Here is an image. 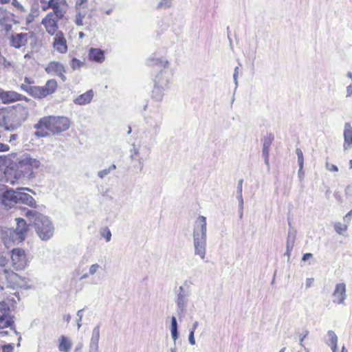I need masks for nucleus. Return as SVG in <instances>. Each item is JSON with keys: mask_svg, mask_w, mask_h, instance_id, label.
Instances as JSON below:
<instances>
[{"mask_svg": "<svg viewBox=\"0 0 352 352\" xmlns=\"http://www.w3.org/2000/svg\"><path fill=\"white\" fill-rule=\"evenodd\" d=\"M28 38V33L12 34L10 38V45L16 49H19L27 44Z\"/></svg>", "mask_w": 352, "mask_h": 352, "instance_id": "obj_16", "label": "nucleus"}, {"mask_svg": "<svg viewBox=\"0 0 352 352\" xmlns=\"http://www.w3.org/2000/svg\"><path fill=\"white\" fill-rule=\"evenodd\" d=\"M41 166L38 160L33 158L29 154H24L15 162H10L4 170L7 182L11 184L24 183L35 177L34 170Z\"/></svg>", "mask_w": 352, "mask_h": 352, "instance_id": "obj_2", "label": "nucleus"}, {"mask_svg": "<svg viewBox=\"0 0 352 352\" xmlns=\"http://www.w3.org/2000/svg\"><path fill=\"white\" fill-rule=\"evenodd\" d=\"M25 216L32 223L35 230L43 241L49 240L54 234V226L47 216L39 213L36 210L23 208Z\"/></svg>", "mask_w": 352, "mask_h": 352, "instance_id": "obj_4", "label": "nucleus"}, {"mask_svg": "<svg viewBox=\"0 0 352 352\" xmlns=\"http://www.w3.org/2000/svg\"><path fill=\"white\" fill-rule=\"evenodd\" d=\"M70 123L67 117L49 116L40 118L34 127L36 129H45L53 134H56L69 129Z\"/></svg>", "mask_w": 352, "mask_h": 352, "instance_id": "obj_6", "label": "nucleus"}, {"mask_svg": "<svg viewBox=\"0 0 352 352\" xmlns=\"http://www.w3.org/2000/svg\"><path fill=\"white\" fill-rule=\"evenodd\" d=\"M352 217V210H350L344 217V221H346L350 219V217Z\"/></svg>", "mask_w": 352, "mask_h": 352, "instance_id": "obj_57", "label": "nucleus"}, {"mask_svg": "<svg viewBox=\"0 0 352 352\" xmlns=\"http://www.w3.org/2000/svg\"><path fill=\"white\" fill-rule=\"evenodd\" d=\"M63 16H56L53 14L47 13V15L42 19L41 24L45 27L46 32L50 34L54 35L58 32V22L59 20L63 19Z\"/></svg>", "mask_w": 352, "mask_h": 352, "instance_id": "obj_11", "label": "nucleus"}, {"mask_svg": "<svg viewBox=\"0 0 352 352\" xmlns=\"http://www.w3.org/2000/svg\"><path fill=\"white\" fill-rule=\"evenodd\" d=\"M274 136L273 134L270 133L269 135L266 136L263 139V148H262V155L264 158V162L267 168H270V162H269V156H270V148L274 141Z\"/></svg>", "mask_w": 352, "mask_h": 352, "instance_id": "obj_20", "label": "nucleus"}, {"mask_svg": "<svg viewBox=\"0 0 352 352\" xmlns=\"http://www.w3.org/2000/svg\"><path fill=\"white\" fill-rule=\"evenodd\" d=\"M170 333L172 339L174 341V346L171 347L170 349V352H177V347L175 345L176 340L179 338V332H178V325L177 319L175 316H172L170 321Z\"/></svg>", "mask_w": 352, "mask_h": 352, "instance_id": "obj_24", "label": "nucleus"}, {"mask_svg": "<svg viewBox=\"0 0 352 352\" xmlns=\"http://www.w3.org/2000/svg\"><path fill=\"white\" fill-rule=\"evenodd\" d=\"M25 191L33 192L29 188H17L14 190L0 183V206L10 209L17 204H23L36 208L35 199Z\"/></svg>", "mask_w": 352, "mask_h": 352, "instance_id": "obj_3", "label": "nucleus"}, {"mask_svg": "<svg viewBox=\"0 0 352 352\" xmlns=\"http://www.w3.org/2000/svg\"><path fill=\"white\" fill-rule=\"evenodd\" d=\"M296 153L298 157V164L299 166H303L304 164V158H303V153L300 148H297L296 149Z\"/></svg>", "mask_w": 352, "mask_h": 352, "instance_id": "obj_36", "label": "nucleus"}, {"mask_svg": "<svg viewBox=\"0 0 352 352\" xmlns=\"http://www.w3.org/2000/svg\"><path fill=\"white\" fill-rule=\"evenodd\" d=\"M116 168V165L111 164L108 168H105V169L98 171V176L100 178L103 179L105 176L109 175L112 170H114Z\"/></svg>", "mask_w": 352, "mask_h": 352, "instance_id": "obj_33", "label": "nucleus"}, {"mask_svg": "<svg viewBox=\"0 0 352 352\" xmlns=\"http://www.w3.org/2000/svg\"><path fill=\"white\" fill-rule=\"evenodd\" d=\"M20 98L19 97V101L20 100H25L26 102H29V101H31V100L28 98H27L26 96H23V95H21L20 94Z\"/></svg>", "mask_w": 352, "mask_h": 352, "instance_id": "obj_59", "label": "nucleus"}, {"mask_svg": "<svg viewBox=\"0 0 352 352\" xmlns=\"http://www.w3.org/2000/svg\"><path fill=\"white\" fill-rule=\"evenodd\" d=\"M171 1L172 0H162L157 5V8H169L171 6Z\"/></svg>", "mask_w": 352, "mask_h": 352, "instance_id": "obj_43", "label": "nucleus"}, {"mask_svg": "<svg viewBox=\"0 0 352 352\" xmlns=\"http://www.w3.org/2000/svg\"><path fill=\"white\" fill-rule=\"evenodd\" d=\"M11 260L15 270L23 269L27 265V258L25 251L21 248L12 250Z\"/></svg>", "mask_w": 352, "mask_h": 352, "instance_id": "obj_12", "label": "nucleus"}, {"mask_svg": "<svg viewBox=\"0 0 352 352\" xmlns=\"http://www.w3.org/2000/svg\"><path fill=\"white\" fill-rule=\"evenodd\" d=\"M10 147L8 144L0 143V152H4L9 151Z\"/></svg>", "mask_w": 352, "mask_h": 352, "instance_id": "obj_50", "label": "nucleus"}, {"mask_svg": "<svg viewBox=\"0 0 352 352\" xmlns=\"http://www.w3.org/2000/svg\"><path fill=\"white\" fill-rule=\"evenodd\" d=\"M93 98L94 91L92 89H90L74 99L73 102L76 104L85 105L90 103Z\"/></svg>", "mask_w": 352, "mask_h": 352, "instance_id": "obj_23", "label": "nucleus"}, {"mask_svg": "<svg viewBox=\"0 0 352 352\" xmlns=\"http://www.w3.org/2000/svg\"><path fill=\"white\" fill-rule=\"evenodd\" d=\"M188 341L191 345L195 344V333H193L192 331H190L189 332Z\"/></svg>", "mask_w": 352, "mask_h": 352, "instance_id": "obj_49", "label": "nucleus"}, {"mask_svg": "<svg viewBox=\"0 0 352 352\" xmlns=\"http://www.w3.org/2000/svg\"><path fill=\"white\" fill-rule=\"evenodd\" d=\"M14 346L12 344H8L2 347V352H12Z\"/></svg>", "mask_w": 352, "mask_h": 352, "instance_id": "obj_48", "label": "nucleus"}, {"mask_svg": "<svg viewBox=\"0 0 352 352\" xmlns=\"http://www.w3.org/2000/svg\"><path fill=\"white\" fill-rule=\"evenodd\" d=\"M100 339V324L96 325L92 331L89 342V352H98V342Z\"/></svg>", "mask_w": 352, "mask_h": 352, "instance_id": "obj_21", "label": "nucleus"}, {"mask_svg": "<svg viewBox=\"0 0 352 352\" xmlns=\"http://www.w3.org/2000/svg\"><path fill=\"white\" fill-rule=\"evenodd\" d=\"M344 151L352 148V126L350 123L346 122L344 124Z\"/></svg>", "mask_w": 352, "mask_h": 352, "instance_id": "obj_22", "label": "nucleus"}, {"mask_svg": "<svg viewBox=\"0 0 352 352\" xmlns=\"http://www.w3.org/2000/svg\"><path fill=\"white\" fill-rule=\"evenodd\" d=\"M16 117L13 113H7L3 116L2 125L6 131H14L21 126V123L14 121Z\"/></svg>", "mask_w": 352, "mask_h": 352, "instance_id": "obj_18", "label": "nucleus"}, {"mask_svg": "<svg viewBox=\"0 0 352 352\" xmlns=\"http://www.w3.org/2000/svg\"><path fill=\"white\" fill-rule=\"evenodd\" d=\"M19 97L20 98V94H18L14 91H2L0 93V98L3 103H10L15 101H19Z\"/></svg>", "mask_w": 352, "mask_h": 352, "instance_id": "obj_25", "label": "nucleus"}, {"mask_svg": "<svg viewBox=\"0 0 352 352\" xmlns=\"http://www.w3.org/2000/svg\"><path fill=\"white\" fill-rule=\"evenodd\" d=\"M85 2H87V0H80V1H78L76 2L77 10L79 9L78 7H80L81 6H82Z\"/></svg>", "mask_w": 352, "mask_h": 352, "instance_id": "obj_58", "label": "nucleus"}, {"mask_svg": "<svg viewBox=\"0 0 352 352\" xmlns=\"http://www.w3.org/2000/svg\"><path fill=\"white\" fill-rule=\"evenodd\" d=\"M289 229L287 234V241H286V251L284 254L285 256H287V261H289L291 256L292 250L294 246L296 230L292 228L291 223L288 222Z\"/></svg>", "mask_w": 352, "mask_h": 352, "instance_id": "obj_19", "label": "nucleus"}, {"mask_svg": "<svg viewBox=\"0 0 352 352\" xmlns=\"http://www.w3.org/2000/svg\"><path fill=\"white\" fill-rule=\"evenodd\" d=\"M24 85H32L34 84V80H31L28 77H25L24 78Z\"/></svg>", "mask_w": 352, "mask_h": 352, "instance_id": "obj_54", "label": "nucleus"}, {"mask_svg": "<svg viewBox=\"0 0 352 352\" xmlns=\"http://www.w3.org/2000/svg\"><path fill=\"white\" fill-rule=\"evenodd\" d=\"M64 320L67 322H69L70 320H71V316L69 314H67L66 316H64Z\"/></svg>", "mask_w": 352, "mask_h": 352, "instance_id": "obj_63", "label": "nucleus"}, {"mask_svg": "<svg viewBox=\"0 0 352 352\" xmlns=\"http://www.w3.org/2000/svg\"><path fill=\"white\" fill-rule=\"evenodd\" d=\"M198 326H199V322L197 321L194 322L190 331H192V332L195 333V331Z\"/></svg>", "mask_w": 352, "mask_h": 352, "instance_id": "obj_56", "label": "nucleus"}, {"mask_svg": "<svg viewBox=\"0 0 352 352\" xmlns=\"http://www.w3.org/2000/svg\"><path fill=\"white\" fill-rule=\"evenodd\" d=\"M45 71L48 74H54L59 76L63 82L67 80L66 76L64 75V73L65 72V67L58 62L53 61L50 63L45 68Z\"/></svg>", "mask_w": 352, "mask_h": 352, "instance_id": "obj_15", "label": "nucleus"}, {"mask_svg": "<svg viewBox=\"0 0 352 352\" xmlns=\"http://www.w3.org/2000/svg\"><path fill=\"white\" fill-rule=\"evenodd\" d=\"M58 350L60 352H69L72 347V342L65 336H61L58 338Z\"/></svg>", "mask_w": 352, "mask_h": 352, "instance_id": "obj_26", "label": "nucleus"}, {"mask_svg": "<svg viewBox=\"0 0 352 352\" xmlns=\"http://www.w3.org/2000/svg\"><path fill=\"white\" fill-rule=\"evenodd\" d=\"M41 4V9L43 11H47L51 9L50 0H39Z\"/></svg>", "mask_w": 352, "mask_h": 352, "instance_id": "obj_40", "label": "nucleus"}, {"mask_svg": "<svg viewBox=\"0 0 352 352\" xmlns=\"http://www.w3.org/2000/svg\"><path fill=\"white\" fill-rule=\"evenodd\" d=\"M346 285L344 283H338L336 285L335 289L332 294L333 302L338 305H344V301L346 298Z\"/></svg>", "mask_w": 352, "mask_h": 352, "instance_id": "obj_14", "label": "nucleus"}, {"mask_svg": "<svg viewBox=\"0 0 352 352\" xmlns=\"http://www.w3.org/2000/svg\"><path fill=\"white\" fill-rule=\"evenodd\" d=\"M47 131L48 130L45 129H37V131L34 133V135L38 138L47 137L49 135Z\"/></svg>", "mask_w": 352, "mask_h": 352, "instance_id": "obj_35", "label": "nucleus"}, {"mask_svg": "<svg viewBox=\"0 0 352 352\" xmlns=\"http://www.w3.org/2000/svg\"><path fill=\"white\" fill-rule=\"evenodd\" d=\"M7 258L0 255V296L6 299L0 302V339L6 336L9 331L18 335L12 314L17 301L20 300L18 292H14L20 285L21 277L15 272L6 268Z\"/></svg>", "mask_w": 352, "mask_h": 352, "instance_id": "obj_1", "label": "nucleus"}, {"mask_svg": "<svg viewBox=\"0 0 352 352\" xmlns=\"http://www.w3.org/2000/svg\"><path fill=\"white\" fill-rule=\"evenodd\" d=\"M100 268V265H98V263L91 265L89 269V274H90L91 276L94 275Z\"/></svg>", "mask_w": 352, "mask_h": 352, "instance_id": "obj_41", "label": "nucleus"}, {"mask_svg": "<svg viewBox=\"0 0 352 352\" xmlns=\"http://www.w3.org/2000/svg\"><path fill=\"white\" fill-rule=\"evenodd\" d=\"M312 257H313V254L311 253H306V254H303L302 260L305 261Z\"/></svg>", "mask_w": 352, "mask_h": 352, "instance_id": "obj_55", "label": "nucleus"}, {"mask_svg": "<svg viewBox=\"0 0 352 352\" xmlns=\"http://www.w3.org/2000/svg\"><path fill=\"white\" fill-rule=\"evenodd\" d=\"M334 227L336 232L339 234H342L347 230V226L340 222L336 223Z\"/></svg>", "mask_w": 352, "mask_h": 352, "instance_id": "obj_34", "label": "nucleus"}, {"mask_svg": "<svg viewBox=\"0 0 352 352\" xmlns=\"http://www.w3.org/2000/svg\"><path fill=\"white\" fill-rule=\"evenodd\" d=\"M168 89V87H163L154 84V87L152 91V98L157 101H161L163 98L164 91Z\"/></svg>", "mask_w": 352, "mask_h": 352, "instance_id": "obj_28", "label": "nucleus"}, {"mask_svg": "<svg viewBox=\"0 0 352 352\" xmlns=\"http://www.w3.org/2000/svg\"><path fill=\"white\" fill-rule=\"evenodd\" d=\"M327 335H328L329 338H328V340L327 341V344L330 346L337 344L338 336H336L335 332L330 330L328 331Z\"/></svg>", "mask_w": 352, "mask_h": 352, "instance_id": "obj_32", "label": "nucleus"}, {"mask_svg": "<svg viewBox=\"0 0 352 352\" xmlns=\"http://www.w3.org/2000/svg\"><path fill=\"white\" fill-rule=\"evenodd\" d=\"M352 96V84L348 85L346 87V98H349Z\"/></svg>", "mask_w": 352, "mask_h": 352, "instance_id": "obj_52", "label": "nucleus"}, {"mask_svg": "<svg viewBox=\"0 0 352 352\" xmlns=\"http://www.w3.org/2000/svg\"><path fill=\"white\" fill-rule=\"evenodd\" d=\"M19 136L17 134H12L9 138V142L14 144V142L18 139Z\"/></svg>", "mask_w": 352, "mask_h": 352, "instance_id": "obj_53", "label": "nucleus"}, {"mask_svg": "<svg viewBox=\"0 0 352 352\" xmlns=\"http://www.w3.org/2000/svg\"><path fill=\"white\" fill-rule=\"evenodd\" d=\"M313 279L307 278L306 282V287H309L311 285Z\"/></svg>", "mask_w": 352, "mask_h": 352, "instance_id": "obj_62", "label": "nucleus"}, {"mask_svg": "<svg viewBox=\"0 0 352 352\" xmlns=\"http://www.w3.org/2000/svg\"><path fill=\"white\" fill-rule=\"evenodd\" d=\"M20 88L32 97L41 99L56 91L57 89V82L54 79H51L47 80L45 85L42 87L21 84Z\"/></svg>", "mask_w": 352, "mask_h": 352, "instance_id": "obj_8", "label": "nucleus"}, {"mask_svg": "<svg viewBox=\"0 0 352 352\" xmlns=\"http://www.w3.org/2000/svg\"><path fill=\"white\" fill-rule=\"evenodd\" d=\"M53 46L60 53L64 54L67 51L66 39L61 31H58L54 38Z\"/></svg>", "mask_w": 352, "mask_h": 352, "instance_id": "obj_17", "label": "nucleus"}, {"mask_svg": "<svg viewBox=\"0 0 352 352\" xmlns=\"http://www.w3.org/2000/svg\"><path fill=\"white\" fill-rule=\"evenodd\" d=\"M130 157L132 160H138L140 166V170L143 168L144 164H143V160L142 157H138V155H139V149L135 147V144H132V148L130 150Z\"/></svg>", "mask_w": 352, "mask_h": 352, "instance_id": "obj_29", "label": "nucleus"}, {"mask_svg": "<svg viewBox=\"0 0 352 352\" xmlns=\"http://www.w3.org/2000/svg\"><path fill=\"white\" fill-rule=\"evenodd\" d=\"M16 228H10L6 232L7 236L14 243H19L25 240L28 232V227L26 221L22 218H16Z\"/></svg>", "mask_w": 352, "mask_h": 352, "instance_id": "obj_10", "label": "nucleus"}, {"mask_svg": "<svg viewBox=\"0 0 352 352\" xmlns=\"http://www.w3.org/2000/svg\"><path fill=\"white\" fill-rule=\"evenodd\" d=\"M308 334H309V331L305 330L302 333L300 334V336H299V344L302 347H305L303 341H304L305 338L307 336Z\"/></svg>", "mask_w": 352, "mask_h": 352, "instance_id": "obj_44", "label": "nucleus"}, {"mask_svg": "<svg viewBox=\"0 0 352 352\" xmlns=\"http://www.w3.org/2000/svg\"><path fill=\"white\" fill-rule=\"evenodd\" d=\"M12 25L11 24H6L4 29L6 32H9L12 30Z\"/></svg>", "mask_w": 352, "mask_h": 352, "instance_id": "obj_61", "label": "nucleus"}, {"mask_svg": "<svg viewBox=\"0 0 352 352\" xmlns=\"http://www.w3.org/2000/svg\"><path fill=\"white\" fill-rule=\"evenodd\" d=\"M12 5L20 11H25L23 6L17 0H12Z\"/></svg>", "mask_w": 352, "mask_h": 352, "instance_id": "obj_47", "label": "nucleus"}, {"mask_svg": "<svg viewBox=\"0 0 352 352\" xmlns=\"http://www.w3.org/2000/svg\"><path fill=\"white\" fill-rule=\"evenodd\" d=\"M325 167L328 170L331 171V172H338V168L337 166H336L334 164H331L329 163L328 162H327L325 163Z\"/></svg>", "mask_w": 352, "mask_h": 352, "instance_id": "obj_45", "label": "nucleus"}, {"mask_svg": "<svg viewBox=\"0 0 352 352\" xmlns=\"http://www.w3.org/2000/svg\"><path fill=\"white\" fill-rule=\"evenodd\" d=\"M146 122L151 125V126L153 127L154 136H156L160 131V127L161 125V117L160 116L158 120L154 122L153 123L151 118H147Z\"/></svg>", "mask_w": 352, "mask_h": 352, "instance_id": "obj_31", "label": "nucleus"}, {"mask_svg": "<svg viewBox=\"0 0 352 352\" xmlns=\"http://www.w3.org/2000/svg\"><path fill=\"white\" fill-rule=\"evenodd\" d=\"M82 65V63L76 58H73L71 60V67L74 70L79 69Z\"/></svg>", "mask_w": 352, "mask_h": 352, "instance_id": "obj_38", "label": "nucleus"}, {"mask_svg": "<svg viewBox=\"0 0 352 352\" xmlns=\"http://www.w3.org/2000/svg\"><path fill=\"white\" fill-rule=\"evenodd\" d=\"M148 65L164 68L155 76L154 84L163 87L169 88L172 73L167 67L168 65V60L163 58L151 57L148 59Z\"/></svg>", "mask_w": 352, "mask_h": 352, "instance_id": "obj_7", "label": "nucleus"}, {"mask_svg": "<svg viewBox=\"0 0 352 352\" xmlns=\"http://www.w3.org/2000/svg\"><path fill=\"white\" fill-rule=\"evenodd\" d=\"M89 56L91 60L98 63H102L104 60V51L98 48H91Z\"/></svg>", "mask_w": 352, "mask_h": 352, "instance_id": "obj_27", "label": "nucleus"}, {"mask_svg": "<svg viewBox=\"0 0 352 352\" xmlns=\"http://www.w3.org/2000/svg\"><path fill=\"white\" fill-rule=\"evenodd\" d=\"M207 223L206 218L199 215L194 225L192 237L195 255L204 259L206 254L207 239Z\"/></svg>", "mask_w": 352, "mask_h": 352, "instance_id": "obj_5", "label": "nucleus"}, {"mask_svg": "<svg viewBox=\"0 0 352 352\" xmlns=\"http://www.w3.org/2000/svg\"><path fill=\"white\" fill-rule=\"evenodd\" d=\"M333 352H337V344L331 346Z\"/></svg>", "mask_w": 352, "mask_h": 352, "instance_id": "obj_64", "label": "nucleus"}, {"mask_svg": "<svg viewBox=\"0 0 352 352\" xmlns=\"http://www.w3.org/2000/svg\"><path fill=\"white\" fill-rule=\"evenodd\" d=\"M85 14H82L81 12H77L76 14V20L75 23L77 25L80 26L83 25L82 19L85 17Z\"/></svg>", "mask_w": 352, "mask_h": 352, "instance_id": "obj_37", "label": "nucleus"}, {"mask_svg": "<svg viewBox=\"0 0 352 352\" xmlns=\"http://www.w3.org/2000/svg\"><path fill=\"white\" fill-rule=\"evenodd\" d=\"M243 180L241 179L238 182L237 186V199L239 201V209H243V199L242 196V186Z\"/></svg>", "mask_w": 352, "mask_h": 352, "instance_id": "obj_30", "label": "nucleus"}, {"mask_svg": "<svg viewBox=\"0 0 352 352\" xmlns=\"http://www.w3.org/2000/svg\"><path fill=\"white\" fill-rule=\"evenodd\" d=\"M298 177L300 180L303 179L304 178V175H305V172L303 170V166H299V170H298Z\"/></svg>", "mask_w": 352, "mask_h": 352, "instance_id": "obj_51", "label": "nucleus"}, {"mask_svg": "<svg viewBox=\"0 0 352 352\" xmlns=\"http://www.w3.org/2000/svg\"><path fill=\"white\" fill-rule=\"evenodd\" d=\"M89 276H91V275H90V274H89V272H88V273H85V274H82V275L80 277L79 280H82L86 279V278H87Z\"/></svg>", "mask_w": 352, "mask_h": 352, "instance_id": "obj_60", "label": "nucleus"}, {"mask_svg": "<svg viewBox=\"0 0 352 352\" xmlns=\"http://www.w3.org/2000/svg\"><path fill=\"white\" fill-rule=\"evenodd\" d=\"M101 235L102 237H104L107 242H109L111 241V232L110 230L108 228H106L102 232Z\"/></svg>", "mask_w": 352, "mask_h": 352, "instance_id": "obj_39", "label": "nucleus"}, {"mask_svg": "<svg viewBox=\"0 0 352 352\" xmlns=\"http://www.w3.org/2000/svg\"><path fill=\"white\" fill-rule=\"evenodd\" d=\"M84 311V309H80L77 311V317H78V320H77V327H78V329H79L81 326H82V323H81V321H82V318L83 317V314H82V311Z\"/></svg>", "mask_w": 352, "mask_h": 352, "instance_id": "obj_42", "label": "nucleus"}, {"mask_svg": "<svg viewBox=\"0 0 352 352\" xmlns=\"http://www.w3.org/2000/svg\"><path fill=\"white\" fill-rule=\"evenodd\" d=\"M175 293V302L177 305V314L179 318H182L187 311L189 297L190 296L189 286L185 283L184 285L179 287Z\"/></svg>", "mask_w": 352, "mask_h": 352, "instance_id": "obj_9", "label": "nucleus"}, {"mask_svg": "<svg viewBox=\"0 0 352 352\" xmlns=\"http://www.w3.org/2000/svg\"><path fill=\"white\" fill-rule=\"evenodd\" d=\"M50 6L52 11L48 12L56 16L64 17L67 10V3L66 0H50Z\"/></svg>", "mask_w": 352, "mask_h": 352, "instance_id": "obj_13", "label": "nucleus"}, {"mask_svg": "<svg viewBox=\"0 0 352 352\" xmlns=\"http://www.w3.org/2000/svg\"><path fill=\"white\" fill-rule=\"evenodd\" d=\"M8 18L6 10L0 7V22Z\"/></svg>", "mask_w": 352, "mask_h": 352, "instance_id": "obj_46", "label": "nucleus"}]
</instances>
